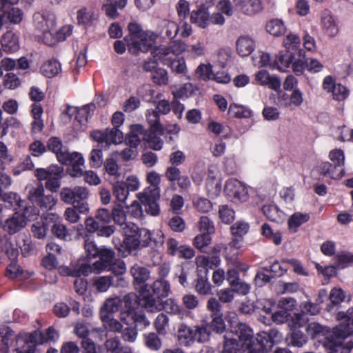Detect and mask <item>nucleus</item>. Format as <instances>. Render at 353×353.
Masks as SVG:
<instances>
[{"label": "nucleus", "instance_id": "1", "mask_svg": "<svg viewBox=\"0 0 353 353\" xmlns=\"http://www.w3.org/2000/svg\"><path fill=\"white\" fill-rule=\"evenodd\" d=\"M306 332L312 339L324 336L323 346L328 353H350L351 350L353 349L352 341L343 343L344 340L349 336V331L341 324L330 330L325 326H323L316 322H312L307 324Z\"/></svg>", "mask_w": 353, "mask_h": 353}, {"label": "nucleus", "instance_id": "2", "mask_svg": "<svg viewBox=\"0 0 353 353\" xmlns=\"http://www.w3.org/2000/svg\"><path fill=\"white\" fill-rule=\"evenodd\" d=\"M122 232L125 236L123 257L148 247L152 243L157 247L161 246L164 243V236L161 231L151 232L145 228H140L134 223H125Z\"/></svg>", "mask_w": 353, "mask_h": 353}, {"label": "nucleus", "instance_id": "3", "mask_svg": "<svg viewBox=\"0 0 353 353\" xmlns=\"http://www.w3.org/2000/svg\"><path fill=\"white\" fill-rule=\"evenodd\" d=\"M129 35L124 39L132 54H137L140 51L148 52L154 44L157 35L152 31H143L137 23L128 24Z\"/></svg>", "mask_w": 353, "mask_h": 353}, {"label": "nucleus", "instance_id": "4", "mask_svg": "<svg viewBox=\"0 0 353 353\" xmlns=\"http://www.w3.org/2000/svg\"><path fill=\"white\" fill-rule=\"evenodd\" d=\"M186 50V44L181 40H174L168 45H160L152 50V57L164 65H168L176 56H179Z\"/></svg>", "mask_w": 353, "mask_h": 353}, {"label": "nucleus", "instance_id": "5", "mask_svg": "<svg viewBox=\"0 0 353 353\" xmlns=\"http://www.w3.org/2000/svg\"><path fill=\"white\" fill-rule=\"evenodd\" d=\"M58 338L59 333L52 327H50L45 334L40 331H35L29 336L28 342H27V345L29 348L28 352L25 350H21L19 349H17L16 352L17 353H32L37 344H43L48 341H55Z\"/></svg>", "mask_w": 353, "mask_h": 353}, {"label": "nucleus", "instance_id": "6", "mask_svg": "<svg viewBox=\"0 0 353 353\" xmlns=\"http://www.w3.org/2000/svg\"><path fill=\"white\" fill-rule=\"evenodd\" d=\"M226 196L232 201H245L248 198L247 187L237 179H231L226 181L224 189Z\"/></svg>", "mask_w": 353, "mask_h": 353}, {"label": "nucleus", "instance_id": "7", "mask_svg": "<svg viewBox=\"0 0 353 353\" xmlns=\"http://www.w3.org/2000/svg\"><path fill=\"white\" fill-rule=\"evenodd\" d=\"M130 273L133 278V285L136 290L146 292L148 288L146 282L150 277V271L146 267L135 263L130 268Z\"/></svg>", "mask_w": 353, "mask_h": 353}, {"label": "nucleus", "instance_id": "8", "mask_svg": "<svg viewBox=\"0 0 353 353\" xmlns=\"http://www.w3.org/2000/svg\"><path fill=\"white\" fill-rule=\"evenodd\" d=\"M235 8L247 16H254L263 10V0H232Z\"/></svg>", "mask_w": 353, "mask_h": 353}, {"label": "nucleus", "instance_id": "9", "mask_svg": "<svg viewBox=\"0 0 353 353\" xmlns=\"http://www.w3.org/2000/svg\"><path fill=\"white\" fill-rule=\"evenodd\" d=\"M0 10L3 12L1 14L6 23L19 24L23 20L22 10L4 0H0Z\"/></svg>", "mask_w": 353, "mask_h": 353}, {"label": "nucleus", "instance_id": "10", "mask_svg": "<svg viewBox=\"0 0 353 353\" xmlns=\"http://www.w3.org/2000/svg\"><path fill=\"white\" fill-rule=\"evenodd\" d=\"M176 336L181 345L185 347L191 346L196 341L194 326L190 327L184 323H180L178 325Z\"/></svg>", "mask_w": 353, "mask_h": 353}, {"label": "nucleus", "instance_id": "11", "mask_svg": "<svg viewBox=\"0 0 353 353\" xmlns=\"http://www.w3.org/2000/svg\"><path fill=\"white\" fill-rule=\"evenodd\" d=\"M27 224L25 215L21 213L15 212L7 219L3 225V230L10 235L19 232Z\"/></svg>", "mask_w": 353, "mask_h": 353}, {"label": "nucleus", "instance_id": "12", "mask_svg": "<svg viewBox=\"0 0 353 353\" xmlns=\"http://www.w3.org/2000/svg\"><path fill=\"white\" fill-rule=\"evenodd\" d=\"M34 23L35 27L44 34H50L54 30L56 24L55 17L50 14L36 13L34 14Z\"/></svg>", "mask_w": 353, "mask_h": 353}, {"label": "nucleus", "instance_id": "13", "mask_svg": "<svg viewBox=\"0 0 353 353\" xmlns=\"http://www.w3.org/2000/svg\"><path fill=\"white\" fill-rule=\"evenodd\" d=\"M255 80L261 85L267 86L274 91H278L281 88V81L280 78L276 75H271L265 70H259L256 73Z\"/></svg>", "mask_w": 353, "mask_h": 353}, {"label": "nucleus", "instance_id": "14", "mask_svg": "<svg viewBox=\"0 0 353 353\" xmlns=\"http://www.w3.org/2000/svg\"><path fill=\"white\" fill-rule=\"evenodd\" d=\"M1 49L6 53L17 52L20 48L19 36L12 31H8L1 39Z\"/></svg>", "mask_w": 353, "mask_h": 353}, {"label": "nucleus", "instance_id": "15", "mask_svg": "<svg viewBox=\"0 0 353 353\" xmlns=\"http://www.w3.org/2000/svg\"><path fill=\"white\" fill-rule=\"evenodd\" d=\"M141 296V303L142 306L150 312H157L162 310L161 303L151 294L149 288L147 291H138Z\"/></svg>", "mask_w": 353, "mask_h": 353}, {"label": "nucleus", "instance_id": "16", "mask_svg": "<svg viewBox=\"0 0 353 353\" xmlns=\"http://www.w3.org/2000/svg\"><path fill=\"white\" fill-rule=\"evenodd\" d=\"M144 128L140 124L131 125L130 132L125 137V143L127 146L133 147L138 149V146L141 143V137H143Z\"/></svg>", "mask_w": 353, "mask_h": 353}, {"label": "nucleus", "instance_id": "17", "mask_svg": "<svg viewBox=\"0 0 353 353\" xmlns=\"http://www.w3.org/2000/svg\"><path fill=\"white\" fill-rule=\"evenodd\" d=\"M94 109V105L93 104H87L80 109L67 105L66 110L63 111V115L68 116V119H71L72 116L76 115L75 119L81 121L82 118H85V120H88L90 116V112L93 111Z\"/></svg>", "mask_w": 353, "mask_h": 353}, {"label": "nucleus", "instance_id": "18", "mask_svg": "<svg viewBox=\"0 0 353 353\" xmlns=\"http://www.w3.org/2000/svg\"><path fill=\"white\" fill-rule=\"evenodd\" d=\"M65 273L74 277L88 276L92 273L91 264L85 259H79L71 269L66 268Z\"/></svg>", "mask_w": 353, "mask_h": 353}, {"label": "nucleus", "instance_id": "19", "mask_svg": "<svg viewBox=\"0 0 353 353\" xmlns=\"http://www.w3.org/2000/svg\"><path fill=\"white\" fill-rule=\"evenodd\" d=\"M48 149L57 156V160L61 161H66V153L68 149L63 147L61 140L56 137L50 138L47 143Z\"/></svg>", "mask_w": 353, "mask_h": 353}, {"label": "nucleus", "instance_id": "20", "mask_svg": "<svg viewBox=\"0 0 353 353\" xmlns=\"http://www.w3.org/2000/svg\"><path fill=\"white\" fill-rule=\"evenodd\" d=\"M236 52L240 56L247 57L254 51L255 42L249 36H241L236 40Z\"/></svg>", "mask_w": 353, "mask_h": 353}, {"label": "nucleus", "instance_id": "21", "mask_svg": "<svg viewBox=\"0 0 353 353\" xmlns=\"http://www.w3.org/2000/svg\"><path fill=\"white\" fill-rule=\"evenodd\" d=\"M159 34L164 39H174L179 31V26L170 20H163L159 25Z\"/></svg>", "mask_w": 353, "mask_h": 353}, {"label": "nucleus", "instance_id": "22", "mask_svg": "<svg viewBox=\"0 0 353 353\" xmlns=\"http://www.w3.org/2000/svg\"><path fill=\"white\" fill-rule=\"evenodd\" d=\"M321 26L324 32L330 37H336L339 32V26L330 12L322 14Z\"/></svg>", "mask_w": 353, "mask_h": 353}, {"label": "nucleus", "instance_id": "23", "mask_svg": "<svg viewBox=\"0 0 353 353\" xmlns=\"http://www.w3.org/2000/svg\"><path fill=\"white\" fill-rule=\"evenodd\" d=\"M294 56L290 52H280L273 61L272 68L281 72H286L290 68Z\"/></svg>", "mask_w": 353, "mask_h": 353}, {"label": "nucleus", "instance_id": "24", "mask_svg": "<svg viewBox=\"0 0 353 353\" xmlns=\"http://www.w3.org/2000/svg\"><path fill=\"white\" fill-rule=\"evenodd\" d=\"M318 169L319 172L324 176H328L333 179H340L345 175L343 168L338 169L334 164L328 161L322 162Z\"/></svg>", "mask_w": 353, "mask_h": 353}, {"label": "nucleus", "instance_id": "25", "mask_svg": "<svg viewBox=\"0 0 353 353\" xmlns=\"http://www.w3.org/2000/svg\"><path fill=\"white\" fill-rule=\"evenodd\" d=\"M99 16L92 10L82 8L77 12V21L85 28L91 27L98 21Z\"/></svg>", "mask_w": 353, "mask_h": 353}, {"label": "nucleus", "instance_id": "26", "mask_svg": "<svg viewBox=\"0 0 353 353\" xmlns=\"http://www.w3.org/2000/svg\"><path fill=\"white\" fill-rule=\"evenodd\" d=\"M157 133L161 134L158 131H152V130L146 131L144 130L143 140L148 143L150 148L159 151L163 148L164 143Z\"/></svg>", "mask_w": 353, "mask_h": 353}, {"label": "nucleus", "instance_id": "27", "mask_svg": "<svg viewBox=\"0 0 353 353\" xmlns=\"http://www.w3.org/2000/svg\"><path fill=\"white\" fill-rule=\"evenodd\" d=\"M256 340L261 347V350L258 351L252 346L249 347L247 350H243L241 353H264L268 351V348L272 347L270 341V336L266 332H259L256 335Z\"/></svg>", "mask_w": 353, "mask_h": 353}, {"label": "nucleus", "instance_id": "28", "mask_svg": "<svg viewBox=\"0 0 353 353\" xmlns=\"http://www.w3.org/2000/svg\"><path fill=\"white\" fill-rule=\"evenodd\" d=\"M190 21L201 28H205L210 23V14L208 10L200 8L190 13Z\"/></svg>", "mask_w": 353, "mask_h": 353}, {"label": "nucleus", "instance_id": "29", "mask_svg": "<svg viewBox=\"0 0 353 353\" xmlns=\"http://www.w3.org/2000/svg\"><path fill=\"white\" fill-rule=\"evenodd\" d=\"M153 294L157 298H165L169 296L171 292L170 284L168 281L163 279L156 280L152 285Z\"/></svg>", "mask_w": 353, "mask_h": 353}, {"label": "nucleus", "instance_id": "30", "mask_svg": "<svg viewBox=\"0 0 353 353\" xmlns=\"http://www.w3.org/2000/svg\"><path fill=\"white\" fill-rule=\"evenodd\" d=\"M219 258L217 256H198L195 259V263L196 265L197 269L199 268H204L205 270L202 274H208V272L209 269H213L216 267L219 263Z\"/></svg>", "mask_w": 353, "mask_h": 353}, {"label": "nucleus", "instance_id": "31", "mask_svg": "<svg viewBox=\"0 0 353 353\" xmlns=\"http://www.w3.org/2000/svg\"><path fill=\"white\" fill-rule=\"evenodd\" d=\"M113 196L118 202L117 204L125 205L129 196V191L126 188L124 181H117L112 185Z\"/></svg>", "mask_w": 353, "mask_h": 353}, {"label": "nucleus", "instance_id": "32", "mask_svg": "<svg viewBox=\"0 0 353 353\" xmlns=\"http://www.w3.org/2000/svg\"><path fill=\"white\" fill-rule=\"evenodd\" d=\"M198 270V277L195 283V290L200 295H208L212 293V285L208 281L207 274L200 273Z\"/></svg>", "mask_w": 353, "mask_h": 353}, {"label": "nucleus", "instance_id": "33", "mask_svg": "<svg viewBox=\"0 0 353 353\" xmlns=\"http://www.w3.org/2000/svg\"><path fill=\"white\" fill-rule=\"evenodd\" d=\"M41 71L48 78L54 77L61 71V63L56 59H50L43 63Z\"/></svg>", "mask_w": 353, "mask_h": 353}, {"label": "nucleus", "instance_id": "34", "mask_svg": "<svg viewBox=\"0 0 353 353\" xmlns=\"http://www.w3.org/2000/svg\"><path fill=\"white\" fill-rule=\"evenodd\" d=\"M310 217L308 213L296 212L293 214L288 221V229L292 232H297L298 228L302 224L307 222Z\"/></svg>", "mask_w": 353, "mask_h": 353}, {"label": "nucleus", "instance_id": "35", "mask_svg": "<svg viewBox=\"0 0 353 353\" xmlns=\"http://www.w3.org/2000/svg\"><path fill=\"white\" fill-rule=\"evenodd\" d=\"M113 276L111 275L96 276L92 279V285L99 292H105L113 285Z\"/></svg>", "mask_w": 353, "mask_h": 353}, {"label": "nucleus", "instance_id": "36", "mask_svg": "<svg viewBox=\"0 0 353 353\" xmlns=\"http://www.w3.org/2000/svg\"><path fill=\"white\" fill-rule=\"evenodd\" d=\"M212 172L208 171V176L206 181V189L210 196L216 197L221 191V182L220 179L212 176Z\"/></svg>", "mask_w": 353, "mask_h": 353}, {"label": "nucleus", "instance_id": "37", "mask_svg": "<svg viewBox=\"0 0 353 353\" xmlns=\"http://www.w3.org/2000/svg\"><path fill=\"white\" fill-rule=\"evenodd\" d=\"M63 168L57 165H51L47 169L38 168L36 170L35 176L40 181H47L49 177L52 176V175H59L60 174H63Z\"/></svg>", "mask_w": 353, "mask_h": 353}, {"label": "nucleus", "instance_id": "38", "mask_svg": "<svg viewBox=\"0 0 353 353\" xmlns=\"http://www.w3.org/2000/svg\"><path fill=\"white\" fill-rule=\"evenodd\" d=\"M266 31L274 37H280L286 32V28L282 20L274 19L269 21L265 26Z\"/></svg>", "mask_w": 353, "mask_h": 353}, {"label": "nucleus", "instance_id": "39", "mask_svg": "<svg viewBox=\"0 0 353 353\" xmlns=\"http://www.w3.org/2000/svg\"><path fill=\"white\" fill-rule=\"evenodd\" d=\"M101 319L105 328L110 332H121L123 329V325L112 315L108 314L101 313Z\"/></svg>", "mask_w": 353, "mask_h": 353}, {"label": "nucleus", "instance_id": "40", "mask_svg": "<svg viewBox=\"0 0 353 353\" xmlns=\"http://www.w3.org/2000/svg\"><path fill=\"white\" fill-rule=\"evenodd\" d=\"M261 234L272 241L276 245H279L282 242V233L279 230L274 231L268 223L262 225Z\"/></svg>", "mask_w": 353, "mask_h": 353}, {"label": "nucleus", "instance_id": "41", "mask_svg": "<svg viewBox=\"0 0 353 353\" xmlns=\"http://www.w3.org/2000/svg\"><path fill=\"white\" fill-rule=\"evenodd\" d=\"M158 334L157 332H150L143 334L144 345L149 350L158 351L161 348L162 341Z\"/></svg>", "mask_w": 353, "mask_h": 353}, {"label": "nucleus", "instance_id": "42", "mask_svg": "<svg viewBox=\"0 0 353 353\" xmlns=\"http://www.w3.org/2000/svg\"><path fill=\"white\" fill-rule=\"evenodd\" d=\"M146 119L150 124V130L163 134V127L160 123L159 114L157 110H148L146 113Z\"/></svg>", "mask_w": 353, "mask_h": 353}, {"label": "nucleus", "instance_id": "43", "mask_svg": "<svg viewBox=\"0 0 353 353\" xmlns=\"http://www.w3.org/2000/svg\"><path fill=\"white\" fill-rule=\"evenodd\" d=\"M263 214L272 221H277L283 216V212L274 204H267L262 207Z\"/></svg>", "mask_w": 353, "mask_h": 353}, {"label": "nucleus", "instance_id": "44", "mask_svg": "<svg viewBox=\"0 0 353 353\" xmlns=\"http://www.w3.org/2000/svg\"><path fill=\"white\" fill-rule=\"evenodd\" d=\"M125 205L121 204H115L114 208L112 210V218L114 222L122 226H125V223H128L129 222H126V214L124 210Z\"/></svg>", "mask_w": 353, "mask_h": 353}, {"label": "nucleus", "instance_id": "45", "mask_svg": "<svg viewBox=\"0 0 353 353\" xmlns=\"http://www.w3.org/2000/svg\"><path fill=\"white\" fill-rule=\"evenodd\" d=\"M160 187H148L143 192L137 194L141 202L157 201L160 197Z\"/></svg>", "mask_w": 353, "mask_h": 353}, {"label": "nucleus", "instance_id": "46", "mask_svg": "<svg viewBox=\"0 0 353 353\" xmlns=\"http://www.w3.org/2000/svg\"><path fill=\"white\" fill-rule=\"evenodd\" d=\"M121 305V300L119 297L108 298L104 302L101 310L104 314L112 316V314L117 312Z\"/></svg>", "mask_w": 353, "mask_h": 353}, {"label": "nucleus", "instance_id": "47", "mask_svg": "<svg viewBox=\"0 0 353 353\" xmlns=\"http://www.w3.org/2000/svg\"><path fill=\"white\" fill-rule=\"evenodd\" d=\"M0 199L8 205L9 207L13 208L16 210L17 208L21 207L22 200L20 196L13 192H9L6 193H1Z\"/></svg>", "mask_w": 353, "mask_h": 353}, {"label": "nucleus", "instance_id": "48", "mask_svg": "<svg viewBox=\"0 0 353 353\" xmlns=\"http://www.w3.org/2000/svg\"><path fill=\"white\" fill-rule=\"evenodd\" d=\"M192 202L194 208L201 213H208L212 209V202L206 198L195 196Z\"/></svg>", "mask_w": 353, "mask_h": 353}, {"label": "nucleus", "instance_id": "49", "mask_svg": "<svg viewBox=\"0 0 353 353\" xmlns=\"http://www.w3.org/2000/svg\"><path fill=\"white\" fill-rule=\"evenodd\" d=\"M228 112L231 116L237 118H249L252 116V111L248 108L235 103L230 105Z\"/></svg>", "mask_w": 353, "mask_h": 353}, {"label": "nucleus", "instance_id": "50", "mask_svg": "<svg viewBox=\"0 0 353 353\" xmlns=\"http://www.w3.org/2000/svg\"><path fill=\"white\" fill-rule=\"evenodd\" d=\"M106 353H122L127 347L122 345L117 336L108 339L105 343Z\"/></svg>", "mask_w": 353, "mask_h": 353}, {"label": "nucleus", "instance_id": "51", "mask_svg": "<svg viewBox=\"0 0 353 353\" xmlns=\"http://www.w3.org/2000/svg\"><path fill=\"white\" fill-rule=\"evenodd\" d=\"M107 145L119 144L124 139L123 133L117 128H106Z\"/></svg>", "mask_w": 353, "mask_h": 353}, {"label": "nucleus", "instance_id": "52", "mask_svg": "<svg viewBox=\"0 0 353 353\" xmlns=\"http://www.w3.org/2000/svg\"><path fill=\"white\" fill-rule=\"evenodd\" d=\"M168 316L164 313L159 314L154 322V325L157 334L160 335H165L167 333L166 328L168 326Z\"/></svg>", "mask_w": 353, "mask_h": 353}, {"label": "nucleus", "instance_id": "53", "mask_svg": "<svg viewBox=\"0 0 353 353\" xmlns=\"http://www.w3.org/2000/svg\"><path fill=\"white\" fill-rule=\"evenodd\" d=\"M336 319L338 321L344 323L346 325H343L346 327L350 334V329L349 327H353V307H350L347 311H340L336 314Z\"/></svg>", "mask_w": 353, "mask_h": 353}, {"label": "nucleus", "instance_id": "54", "mask_svg": "<svg viewBox=\"0 0 353 353\" xmlns=\"http://www.w3.org/2000/svg\"><path fill=\"white\" fill-rule=\"evenodd\" d=\"M84 239V248L87 256L93 259L98 256L100 249L97 246L95 243L92 241L88 234H85Z\"/></svg>", "mask_w": 353, "mask_h": 353}, {"label": "nucleus", "instance_id": "55", "mask_svg": "<svg viewBox=\"0 0 353 353\" xmlns=\"http://www.w3.org/2000/svg\"><path fill=\"white\" fill-rule=\"evenodd\" d=\"M337 266L343 269L353 263V254L347 251H342L336 255Z\"/></svg>", "mask_w": 353, "mask_h": 353}, {"label": "nucleus", "instance_id": "56", "mask_svg": "<svg viewBox=\"0 0 353 353\" xmlns=\"http://www.w3.org/2000/svg\"><path fill=\"white\" fill-rule=\"evenodd\" d=\"M329 159L338 169L343 168L345 154L341 149L332 150L329 153Z\"/></svg>", "mask_w": 353, "mask_h": 353}, {"label": "nucleus", "instance_id": "57", "mask_svg": "<svg viewBox=\"0 0 353 353\" xmlns=\"http://www.w3.org/2000/svg\"><path fill=\"white\" fill-rule=\"evenodd\" d=\"M250 225L245 221H237L231 228V232L233 236L243 238L248 232Z\"/></svg>", "mask_w": 353, "mask_h": 353}, {"label": "nucleus", "instance_id": "58", "mask_svg": "<svg viewBox=\"0 0 353 353\" xmlns=\"http://www.w3.org/2000/svg\"><path fill=\"white\" fill-rule=\"evenodd\" d=\"M236 334L241 341H248L252 338V330L245 323H239L235 329Z\"/></svg>", "mask_w": 353, "mask_h": 353}, {"label": "nucleus", "instance_id": "59", "mask_svg": "<svg viewBox=\"0 0 353 353\" xmlns=\"http://www.w3.org/2000/svg\"><path fill=\"white\" fill-rule=\"evenodd\" d=\"M274 305V301L271 299H259L256 301L255 309L258 312L261 311L265 314L271 315L272 313V308Z\"/></svg>", "mask_w": 353, "mask_h": 353}, {"label": "nucleus", "instance_id": "60", "mask_svg": "<svg viewBox=\"0 0 353 353\" xmlns=\"http://www.w3.org/2000/svg\"><path fill=\"white\" fill-rule=\"evenodd\" d=\"M43 195L44 188L42 183H40L36 186L30 188L28 191V199L32 203L37 204Z\"/></svg>", "mask_w": 353, "mask_h": 353}, {"label": "nucleus", "instance_id": "61", "mask_svg": "<svg viewBox=\"0 0 353 353\" xmlns=\"http://www.w3.org/2000/svg\"><path fill=\"white\" fill-rule=\"evenodd\" d=\"M173 72L177 74H185L186 72V64L183 58L176 56L168 65H166Z\"/></svg>", "mask_w": 353, "mask_h": 353}, {"label": "nucleus", "instance_id": "62", "mask_svg": "<svg viewBox=\"0 0 353 353\" xmlns=\"http://www.w3.org/2000/svg\"><path fill=\"white\" fill-rule=\"evenodd\" d=\"M219 214L222 222L227 224L232 223L235 217L234 211L227 205L219 207Z\"/></svg>", "mask_w": 353, "mask_h": 353}, {"label": "nucleus", "instance_id": "63", "mask_svg": "<svg viewBox=\"0 0 353 353\" xmlns=\"http://www.w3.org/2000/svg\"><path fill=\"white\" fill-rule=\"evenodd\" d=\"M345 299V292L340 288H334L331 290L329 295L330 303L333 305H339Z\"/></svg>", "mask_w": 353, "mask_h": 353}, {"label": "nucleus", "instance_id": "64", "mask_svg": "<svg viewBox=\"0 0 353 353\" xmlns=\"http://www.w3.org/2000/svg\"><path fill=\"white\" fill-rule=\"evenodd\" d=\"M239 344L236 339H232L228 335L224 336L223 353H237Z\"/></svg>", "mask_w": 353, "mask_h": 353}]
</instances>
